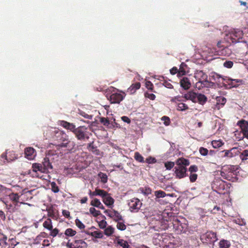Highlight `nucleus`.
I'll return each instance as SVG.
<instances>
[{"instance_id":"obj_4","label":"nucleus","mask_w":248,"mask_h":248,"mask_svg":"<svg viewBox=\"0 0 248 248\" xmlns=\"http://www.w3.org/2000/svg\"><path fill=\"white\" fill-rule=\"evenodd\" d=\"M243 35V31L240 30H234L226 35L225 39H226L228 42H229V40H230L232 43H233L237 42L241 43V46L247 48L248 47V45L247 42L240 40L242 39Z\"/></svg>"},{"instance_id":"obj_62","label":"nucleus","mask_w":248,"mask_h":248,"mask_svg":"<svg viewBox=\"0 0 248 248\" xmlns=\"http://www.w3.org/2000/svg\"><path fill=\"white\" fill-rule=\"evenodd\" d=\"M162 84L166 88L169 89H172L173 88V85L169 81L164 80Z\"/></svg>"},{"instance_id":"obj_60","label":"nucleus","mask_w":248,"mask_h":248,"mask_svg":"<svg viewBox=\"0 0 248 248\" xmlns=\"http://www.w3.org/2000/svg\"><path fill=\"white\" fill-rule=\"evenodd\" d=\"M107 225V222L105 220H102L100 221L98 225L100 229H103L106 228Z\"/></svg>"},{"instance_id":"obj_39","label":"nucleus","mask_w":248,"mask_h":248,"mask_svg":"<svg viewBox=\"0 0 248 248\" xmlns=\"http://www.w3.org/2000/svg\"><path fill=\"white\" fill-rule=\"evenodd\" d=\"M90 213L94 217H97L101 215L100 211L96 210L94 207H91L89 209Z\"/></svg>"},{"instance_id":"obj_25","label":"nucleus","mask_w":248,"mask_h":248,"mask_svg":"<svg viewBox=\"0 0 248 248\" xmlns=\"http://www.w3.org/2000/svg\"><path fill=\"white\" fill-rule=\"evenodd\" d=\"M102 200L103 202L108 206L112 205L114 202V199L110 196L109 193L107 196H106V197H105Z\"/></svg>"},{"instance_id":"obj_7","label":"nucleus","mask_w":248,"mask_h":248,"mask_svg":"<svg viewBox=\"0 0 248 248\" xmlns=\"http://www.w3.org/2000/svg\"><path fill=\"white\" fill-rule=\"evenodd\" d=\"M63 137L60 139L59 142H61L58 146L60 147L67 148L69 150H72L75 146L74 141L69 140L68 136L64 132Z\"/></svg>"},{"instance_id":"obj_27","label":"nucleus","mask_w":248,"mask_h":248,"mask_svg":"<svg viewBox=\"0 0 248 248\" xmlns=\"http://www.w3.org/2000/svg\"><path fill=\"white\" fill-rule=\"evenodd\" d=\"M91 205L101 209H104V206L101 203L100 201L96 198L94 199L93 200L91 201Z\"/></svg>"},{"instance_id":"obj_26","label":"nucleus","mask_w":248,"mask_h":248,"mask_svg":"<svg viewBox=\"0 0 248 248\" xmlns=\"http://www.w3.org/2000/svg\"><path fill=\"white\" fill-rule=\"evenodd\" d=\"M231 246V242L225 239H221L218 243L219 248H230Z\"/></svg>"},{"instance_id":"obj_47","label":"nucleus","mask_w":248,"mask_h":248,"mask_svg":"<svg viewBox=\"0 0 248 248\" xmlns=\"http://www.w3.org/2000/svg\"><path fill=\"white\" fill-rule=\"evenodd\" d=\"M118 244L124 248H128L129 245L128 243L123 239H120L118 241Z\"/></svg>"},{"instance_id":"obj_41","label":"nucleus","mask_w":248,"mask_h":248,"mask_svg":"<svg viewBox=\"0 0 248 248\" xmlns=\"http://www.w3.org/2000/svg\"><path fill=\"white\" fill-rule=\"evenodd\" d=\"M108 194V192H107V191H105L104 190H102V189H100L97 188V196H101L102 197V199L105 197H106V196H107V195Z\"/></svg>"},{"instance_id":"obj_55","label":"nucleus","mask_w":248,"mask_h":248,"mask_svg":"<svg viewBox=\"0 0 248 248\" xmlns=\"http://www.w3.org/2000/svg\"><path fill=\"white\" fill-rule=\"evenodd\" d=\"M100 122L105 126H108L109 124V121L108 118L101 117Z\"/></svg>"},{"instance_id":"obj_15","label":"nucleus","mask_w":248,"mask_h":248,"mask_svg":"<svg viewBox=\"0 0 248 248\" xmlns=\"http://www.w3.org/2000/svg\"><path fill=\"white\" fill-rule=\"evenodd\" d=\"M25 156L29 160H32L36 156L35 150L32 147H27L24 150Z\"/></svg>"},{"instance_id":"obj_13","label":"nucleus","mask_w":248,"mask_h":248,"mask_svg":"<svg viewBox=\"0 0 248 248\" xmlns=\"http://www.w3.org/2000/svg\"><path fill=\"white\" fill-rule=\"evenodd\" d=\"M173 229L177 233H182L184 229V226L178 218H174L172 221Z\"/></svg>"},{"instance_id":"obj_45","label":"nucleus","mask_w":248,"mask_h":248,"mask_svg":"<svg viewBox=\"0 0 248 248\" xmlns=\"http://www.w3.org/2000/svg\"><path fill=\"white\" fill-rule=\"evenodd\" d=\"M52 191L54 193H58L59 191V188L56 183L52 182L50 183Z\"/></svg>"},{"instance_id":"obj_22","label":"nucleus","mask_w":248,"mask_h":248,"mask_svg":"<svg viewBox=\"0 0 248 248\" xmlns=\"http://www.w3.org/2000/svg\"><path fill=\"white\" fill-rule=\"evenodd\" d=\"M140 87V83L139 82H136L135 83L132 84L127 90V92L130 94L134 93L136 91L139 89Z\"/></svg>"},{"instance_id":"obj_31","label":"nucleus","mask_w":248,"mask_h":248,"mask_svg":"<svg viewBox=\"0 0 248 248\" xmlns=\"http://www.w3.org/2000/svg\"><path fill=\"white\" fill-rule=\"evenodd\" d=\"M19 198L20 196L17 193H12L9 195L10 199L14 202L15 205L19 202Z\"/></svg>"},{"instance_id":"obj_64","label":"nucleus","mask_w":248,"mask_h":248,"mask_svg":"<svg viewBox=\"0 0 248 248\" xmlns=\"http://www.w3.org/2000/svg\"><path fill=\"white\" fill-rule=\"evenodd\" d=\"M145 162L149 164L154 163L156 162V159L154 157L150 156L146 159Z\"/></svg>"},{"instance_id":"obj_54","label":"nucleus","mask_w":248,"mask_h":248,"mask_svg":"<svg viewBox=\"0 0 248 248\" xmlns=\"http://www.w3.org/2000/svg\"><path fill=\"white\" fill-rule=\"evenodd\" d=\"M50 231V232L49 235L53 237L56 236L58 234L59 232V230L57 228H55L54 229H53L52 228V230Z\"/></svg>"},{"instance_id":"obj_12","label":"nucleus","mask_w":248,"mask_h":248,"mask_svg":"<svg viewBox=\"0 0 248 248\" xmlns=\"http://www.w3.org/2000/svg\"><path fill=\"white\" fill-rule=\"evenodd\" d=\"M225 83L230 86V88H236L240 85L244 83V81L242 79H232V78H223Z\"/></svg>"},{"instance_id":"obj_9","label":"nucleus","mask_w":248,"mask_h":248,"mask_svg":"<svg viewBox=\"0 0 248 248\" xmlns=\"http://www.w3.org/2000/svg\"><path fill=\"white\" fill-rule=\"evenodd\" d=\"M125 93L124 92L112 93L107 96L108 100L111 104H119L124 98Z\"/></svg>"},{"instance_id":"obj_42","label":"nucleus","mask_w":248,"mask_h":248,"mask_svg":"<svg viewBox=\"0 0 248 248\" xmlns=\"http://www.w3.org/2000/svg\"><path fill=\"white\" fill-rule=\"evenodd\" d=\"M47 216L49 217L54 218L56 217L55 210L53 207H50L47 210Z\"/></svg>"},{"instance_id":"obj_1","label":"nucleus","mask_w":248,"mask_h":248,"mask_svg":"<svg viewBox=\"0 0 248 248\" xmlns=\"http://www.w3.org/2000/svg\"><path fill=\"white\" fill-rule=\"evenodd\" d=\"M190 161L184 157H180L175 161L176 166L174 168V173L175 178L182 179L187 176L186 166H189Z\"/></svg>"},{"instance_id":"obj_35","label":"nucleus","mask_w":248,"mask_h":248,"mask_svg":"<svg viewBox=\"0 0 248 248\" xmlns=\"http://www.w3.org/2000/svg\"><path fill=\"white\" fill-rule=\"evenodd\" d=\"M227 41L226 39H225V38L224 39V40H221V41H219L217 42V46L218 48H221V49L223 48H224V47H225V46H227L229 44H230V42H227L226 41Z\"/></svg>"},{"instance_id":"obj_8","label":"nucleus","mask_w":248,"mask_h":248,"mask_svg":"<svg viewBox=\"0 0 248 248\" xmlns=\"http://www.w3.org/2000/svg\"><path fill=\"white\" fill-rule=\"evenodd\" d=\"M87 128L84 126H80L76 128L73 132L76 138L79 140H84L86 138L89 139L87 135Z\"/></svg>"},{"instance_id":"obj_61","label":"nucleus","mask_w":248,"mask_h":248,"mask_svg":"<svg viewBox=\"0 0 248 248\" xmlns=\"http://www.w3.org/2000/svg\"><path fill=\"white\" fill-rule=\"evenodd\" d=\"M224 152V157H226L228 158H232V155L231 152L230 150H225L222 151Z\"/></svg>"},{"instance_id":"obj_34","label":"nucleus","mask_w":248,"mask_h":248,"mask_svg":"<svg viewBox=\"0 0 248 248\" xmlns=\"http://www.w3.org/2000/svg\"><path fill=\"white\" fill-rule=\"evenodd\" d=\"M188 109L187 105L184 103H179L177 104V109L179 111H185Z\"/></svg>"},{"instance_id":"obj_23","label":"nucleus","mask_w":248,"mask_h":248,"mask_svg":"<svg viewBox=\"0 0 248 248\" xmlns=\"http://www.w3.org/2000/svg\"><path fill=\"white\" fill-rule=\"evenodd\" d=\"M231 46V43L225 46V47L220 49L222 55L225 56H230L232 53V49L230 47Z\"/></svg>"},{"instance_id":"obj_49","label":"nucleus","mask_w":248,"mask_h":248,"mask_svg":"<svg viewBox=\"0 0 248 248\" xmlns=\"http://www.w3.org/2000/svg\"><path fill=\"white\" fill-rule=\"evenodd\" d=\"M75 224L76 226L81 230L84 229L85 227V226L79 219L77 218L75 220Z\"/></svg>"},{"instance_id":"obj_40","label":"nucleus","mask_w":248,"mask_h":248,"mask_svg":"<svg viewBox=\"0 0 248 248\" xmlns=\"http://www.w3.org/2000/svg\"><path fill=\"white\" fill-rule=\"evenodd\" d=\"M155 195L157 198H164L166 196V193L162 190H157L155 192Z\"/></svg>"},{"instance_id":"obj_17","label":"nucleus","mask_w":248,"mask_h":248,"mask_svg":"<svg viewBox=\"0 0 248 248\" xmlns=\"http://www.w3.org/2000/svg\"><path fill=\"white\" fill-rule=\"evenodd\" d=\"M43 166V168L45 170V172L46 173L48 172V170L49 169H52V165L51 163L50 162V160L48 157H46L44 158L42 163H41Z\"/></svg>"},{"instance_id":"obj_5","label":"nucleus","mask_w":248,"mask_h":248,"mask_svg":"<svg viewBox=\"0 0 248 248\" xmlns=\"http://www.w3.org/2000/svg\"><path fill=\"white\" fill-rule=\"evenodd\" d=\"M182 97L186 100H191L193 103H198L200 104L203 105L207 100V98L203 94L197 93L193 91H188Z\"/></svg>"},{"instance_id":"obj_46","label":"nucleus","mask_w":248,"mask_h":248,"mask_svg":"<svg viewBox=\"0 0 248 248\" xmlns=\"http://www.w3.org/2000/svg\"><path fill=\"white\" fill-rule=\"evenodd\" d=\"M175 164V162L168 161L165 163V167L167 170H170L173 168Z\"/></svg>"},{"instance_id":"obj_28","label":"nucleus","mask_w":248,"mask_h":248,"mask_svg":"<svg viewBox=\"0 0 248 248\" xmlns=\"http://www.w3.org/2000/svg\"><path fill=\"white\" fill-rule=\"evenodd\" d=\"M43 226L48 230H52L53 226L51 219L49 218H46L43 222Z\"/></svg>"},{"instance_id":"obj_30","label":"nucleus","mask_w":248,"mask_h":248,"mask_svg":"<svg viewBox=\"0 0 248 248\" xmlns=\"http://www.w3.org/2000/svg\"><path fill=\"white\" fill-rule=\"evenodd\" d=\"M237 124L241 127L242 132L248 130V121L242 120L239 121Z\"/></svg>"},{"instance_id":"obj_36","label":"nucleus","mask_w":248,"mask_h":248,"mask_svg":"<svg viewBox=\"0 0 248 248\" xmlns=\"http://www.w3.org/2000/svg\"><path fill=\"white\" fill-rule=\"evenodd\" d=\"M217 104L223 106L226 102V99L223 96H218L216 98Z\"/></svg>"},{"instance_id":"obj_32","label":"nucleus","mask_w":248,"mask_h":248,"mask_svg":"<svg viewBox=\"0 0 248 248\" xmlns=\"http://www.w3.org/2000/svg\"><path fill=\"white\" fill-rule=\"evenodd\" d=\"M77 233V232L75 230H74L73 229L71 228H68L64 232V234L66 236L68 237H72L76 235Z\"/></svg>"},{"instance_id":"obj_51","label":"nucleus","mask_w":248,"mask_h":248,"mask_svg":"<svg viewBox=\"0 0 248 248\" xmlns=\"http://www.w3.org/2000/svg\"><path fill=\"white\" fill-rule=\"evenodd\" d=\"M145 87L152 92L154 91V85L150 81H147L145 82Z\"/></svg>"},{"instance_id":"obj_38","label":"nucleus","mask_w":248,"mask_h":248,"mask_svg":"<svg viewBox=\"0 0 248 248\" xmlns=\"http://www.w3.org/2000/svg\"><path fill=\"white\" fill-rule=\"evenodd\" d=\"M212 145L214 148H218L220 147L223 145V143L222 141L219 140H213L212 141Z\"/></svg>"},{"instance_id":"obj_3","label":"nucleus","mask_w":248,"mask_h":248,"mask_svg":"<svg viewBox=\"0 0 248 248\" xmlns=\"http://www.w3.org/2000/svg\"><path fill=\"white\" fill-rule=\"evenodd\" d=\"M194 78L198 80L196 83V86L199 88L203 87H210L213 86L214 83L207 80V75L202 70H196L194 73Z\"/></svg>"},{"instance_id":"obj_29","label":"nucleus","mask_w":248,"mask_h":248,"mask_svg":"<svg viewBox=\"0 0 248 248\" xmlns=\"http://www.w3.org/2000/svg\"><path fill=\"white\" fill-rule=\"evenodd\" d=\"M239 157L243 162H245L248 160V150L246 149L240 151Z\"/></svg>"},{"instance_id":"obj_14","label":"nucleus","mask_w":248,"mask_h":248,"mask_svg":"<svg viewBox=\"0 0 248 248\" xmlns=\"http://www.w3.org/2000/svg\"><path fill=\"white\" fill-rule=\"evenodd\" d=\"M58 124L65 129L69 130L73 133L76 128V125L74 124L70 123L64 120L59 121Z\"/></svg>"},{"instance_id":"obj_63","label":"nucleus","mask_w":248,"mask_h":248,"mask_svg":"<svg viewBox=\"0 0 248 248\" xmlns=\"http://www.w3.org/2000/svg\"><path fill=\"white\" fill-rule=\"evenodd\" d=\"M80 114L81 116H82L83 117H84V118H87L89 120L92 119V118L93 117V116L92 115H89L83 111H81L80 112Z\"/></svg>"},{"instance_id":"obj_43","label":"nucleus","mask_w":248,"mask_h":248,"mask_svg":"<svg viewBox=\"0 0 248 248\" xmlns=\"http://www.w3.org/2000/svg\"><path fill=\"white\" fill-rule=\"evenodd\" d=\"M241 149H239L237 147H233L230 149L232 157L240 154Z\"/></svg>"},{"instance_id":"obj_24","label":"nucleus","mask_w":248,"mask_h":248,"mask_svg":"<svg viewBox=\"0 0 248 248\" xmlns=\"http://www.w3.org/2000/svg\"><path fill=\"white\" fill-rule=\"evenodd\" d=\"M86 234L91 235L95 238H102L103 237V233L100 231H96L93 232L89 231H85Z\"/></svg>"},{"instance_id":"obj_2","label":"nucleus","mask_w":248,"mask_h":248,"mask_svg":"<svg viewBox=\"0 0 248 248\" xmlns=\"http://www.w3.org/2000/svg\"><path fill=\"white\" fill-rule=\"evenodd\" d=\"M238 166L236 165H225L220 171L221 176L226 180L234 182L237 179V171Z\"/></svg>"},{"instance_id":"obj_50","label":"nucleus","mask_w":248,"mask_h":248,"mask_svg":"<svg viewBox=\"0 0 248 248\" xmlns=\"http://www.w3.org/2000/svg\"><path fill=\"white\" fill-rule=\"evenodd\" d=\"M199 152L202 155L206 156L208 155L209 151L207 149L201 147L199 149Z\"/></svg>"},{"instance_id":"obj_48","label":"nucleus","mask_w":248,"mask_h":248,"mask_svg":"<svg viewBox=\"0 0 248 248\" xmlns=\"http://www.w3.org/2000/svg\"><path fill=\"white\" fill-rule=\"evenodd\" d=\"M161 120L162 121H163V124L166 125V126H168L170 124V119L169 117L168 116H163L161 118Z\"/></svg>"},{"instance_id":"obj_58","label":"nucleus","mask_w":248,"mask_h":248,"mask_svg":"<svg viewBox=\"0 0 248 248\" xmlns=\"http://www.w3.org/2000/svg\"><path fill=\"white\" fill-rule=\"evenodd\" d=\"M198 177V175L196 173H190L189 175V180L191 183L195 182Z\"/></svg>"},{"instance_id":"obj_44","label":"nucleus","mask_w":248,"mask_h":248,"mask_svg":"<svg viewBox=\"0 0 248 248\" xmlns=\"http://www.w3.org/2000/svg\"><path fill=\"white\" fill-rule=\"evenodd\" d=\"M99 177L101 179V181L103 183H106L108 181V176L106 174L103 172H100L98 174Z\"/></svg>"},{"instance_id":"obj_18","label":"nucleus","mask_w":248,"mask_h":248,"mask_svg":"<svg viewBox=\"0 0 248 248\" xmlns=\"http://www.w3.org/2000/svg\"><path fill=\"white\" fill-rule=\"evenodd\" d=\"M181 87L184 90H188L191 87V82L189 79L187 77L183 78L180 81Z\"/></svg>"},{"instance_id":"obj_53","label":"nucleus","mask_w":248,"mask_h":248,"mask_svg":"<svg viewBox=\"0 0 248 248\" xmlns=\"http://www.w3.org/2000/svg\"><path fill=\"white\" fill-rule=\"evenodd\" d=\"M117 222V228L121 231H124L126 229V226L123 223V222H120L119 221L118 222Z\"/></svg>"},{"instance_id":"obj_52","label":"nucleus","mask_w":248,"mask_h":248,"mask_svg":"<svg viewBox=\"0 0 248 248\" xmlns=\"http://www.w3.org/2000/svg\"><path fill=\"white\" fill-rule=\"evenodd\" d=\"M7 238L5 236L0 239V246L1 247L5 248L7 245Z\"/></svg>"},{"instance_id":"obj_59","label":"nucleus","mask_w":248,"mask_h":248,"mask_svg":"<svg viewBox=\"0 0 248 248\" xmlns=\"http://www.w3.org/2000/svg\"><path fill=\"white\" fill-rule=\"evenodd\" d=\"M183 64H181L179 69H178V76L180 77L185 75L186 73V71L182 67Z\"/></svg>"},{"instance_id":"obj_10","label":"nucleus","mask_w":248,"mask_h":248,"mask_svg":"<svg viewBox=\"0 0 248 248\" xmlns=\"http://www.w3.org/2000/svg\"><path fill=\"white\" fill-rule=\"evenodd\" d=\"M142 205V202L138 198H133L128 202L129 210L131 212L136 213L139 211Z\"/></svg>"},{"instance_id":"obj_37","label":"nucleus","mask_w":248,"mask_h":248,"mask_svg":"<svg viewBox=\"0 0 248 248\" xmlns=\"http://www.w3.org/2000/svg\"><path fill=\"white\" fill-rule=\"evenodd\" d=\"M134 158L136 161L139 162L144 163L145 162L143 157L139 152L135 153Z\"/></svg>"},{"instance_id":"obj_19","label":"nucleus","mask_w":248,"mask_h":248,"mask_svg":"<svg viewBox=\"0 0 248 248\" xmlns=\"http://www.w3.org/2000/svg\"><path fill=\"white\" fill-rule=\"evenodd\" d=\"M64 132L63 131L55 130L52 133V139L54 141L59 142L60 139L63 137Z\"/></svg>"},{"instance_id":"obj_20","label":"nucleus","mask_w":248,"mask_h":248,"mask_svg":"<svg viewBox=\"0 0 248 248\" xmlns=\"http://www.w3.org/2000/svg\"><path fill=\"white\" fill-rule=\"evenodd\" d=\"M109 217L112 218L115 222H118L123 220V217L120 214L115 210H112V213H110Z\"/></svg>"},{"instance_id":"obj_21","label":"nucleus","mask_w":248,"mask_h":248,"mask_svg":"<svg viewBox=\"0 0 248 248\" xmlns=\"http://www.w3.org/2000/svg\"><path fill=\"white\" fill-rule=\"evenodd\" d=\"M73 248H87V244L83 240H75L73 244Z\"/></svg>"},{"instance_id":"obj_56","label":"nucleus","mask_w":248,"mask_h":248,"mask_svg":"<svg viewBox=\"0 0 248 248\" xmlns=\"http://www.w3.org/2000/svg\"><path fill=\"white\" fill-rule=\"evenodd\" d=\"M188 170L190 173H193V172H196L198 170V168L195 165H191L189 168Z\"/></svg>"},{"instance_id":"obj_11","label":"nucleus","mask_w":248,"mask_h":248,"mask_svg":"<svg viewBox=\"0 0 248 248\" xmlns=\"http://www.w3.org/2000/svg\"><path fill=\"white\" fill-rule=\"evenodd\" d=\"M17 158V155L13 151H9L6 153H3L0 156V161L1 164H4L6 162L13 161Z\"/></svg>"},{"instance_id":"obj_57","label":"nucleus","mask_w":248,"mask_h":248,"mask_svg":"<svg viewBox=\"0 0 248 248\" xmlns=\"http://www.w3.org/2000/svg\"><path fill=\"white\" fill-rule=\"evenodd\" d=\"M233 62L231 61H225L223 63L224 66L228 68H232L233 66Z\"/></svg>"},{"instance_id":"obj_33","label":"nucleus","mask_w":248,"mask_h":248,"mask_svg":"<svg viewBox=\"0 0 248 248\" xmlns=\"http://www.w3.org/2000/svg\"><path fill=\"white\" fill-rule=\"evenodd\" d=\"M114 232V229L111 226H108L104 230V234L107 236H110Z\"/></svg>"},{"instance_id":"obj_16","label":"nucleus","mask_w":248,"mask_h":248,"mask_svg":"<svg viewBox=\"0 0 248 248\" xmlns=\"http://www.w3.org/2000/svg\"><path fill=\"white\" fill-rule=\"evenodd\" d=\"M31 168L32 171L35 173V175L36 177H38V175H37L38 171L46 173L41 163H34L32 164Z\"/></svg>"},{"instance_id":"obj_6","label":"nucleus","mask_w":248,"mask_h":248,"mask_svg":"<svg viewBox=\"0 0 248 248\" xmlns=\"http://www.w3.org/2000/svg\"><path fill=\"white\" fill-rule=\"evenodd\" d=\"M200 238L203 243L207 244L213 243L217 240L216 233L212 231H207L203 233Z\"/></svg>"}]
</instances>
